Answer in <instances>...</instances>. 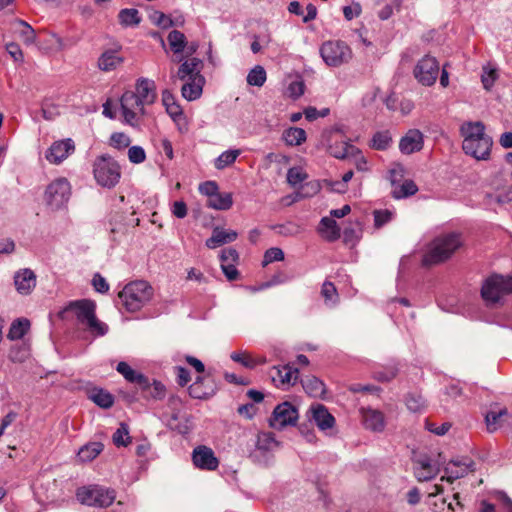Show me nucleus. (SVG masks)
Masks as SVG:
<instances>
[{
    "instance_id": "obj_1",
    "label": "nucleus",
    "mask_w": 512,
    "mask_h": 512,
    "mask_svg": "<svg viewBox=\"0 0 512 512\" xmlns=\"http://www.w3.org/2000/svg\"><path fill=\"white\" fill-rule=\"evenodd\" d=\"M462 137V149L477 160H486L491 154L493 141L486 133V127L481 121L464 122L459 129Z\"/></svg>"
},
{
    "instance_id": "obj_2",
    "label": "nucleus",
    "mask_w": 512,
    "mask_h": 512,
    "mask_svg": "<svg viewBox=\"0 0 512 512\" xmlns=\"http://www.w3.org/2000/svg\"><path fill=\"white\" fill-rule=\"evenodd\" d=\"M462 240L459 234L449 233L434 238L422 257V265L430 267L448 260L460 247Z\"/></svg>"
},
{
    "instance_id": "obj_3",
    "label": "nucleus",
    "mask_w": 512,
    "mask_h": 512,
    "mask_svg": "<svg viewBox=\"0 0 512 512\" xmlns=\"http://www.w3.org/2000/svg\"><path fill=\"white\" fill-rule=\"evenodd\" d=\"M153 296V287L143 280L129 282L118 293L122 307L130 313L140 311L153 299Z\"/></svg>"
},
{
    "instance_id": "obj_4",
    "label": "nucleus",
    "mask_w": 512,
    "mask_h": 512,
    "mask_svg": "<svg viewBox=\"0 0 512 512\" xmlns=\"http://www.w3.org/2000/svg\"><path fill=\"white\" fill-rule=\"evenodd\" d=\"M95 307L91 300H78L71 302L60 316L64 318L65 314L71 313L78 322L85 324L94 336H102L106 333L107 327L96 318Z\"/></svg>"
},
{
    "instance_id": "obj_5",
    "label": "nucleus",
    "mask_w": 512,
    "mask_h": 512,
    "mask_svg": "<svg viewBox=\"0 0 512 512\" xmlns=\"http://www.w3.org/2000/svg\"><path fill=\"white\" fill-rule=\"evenodd\" d=\"M93 175L100 186L112 188L120 181L121 167L111 156H98L93 162Z\"/></svg>"
},
{
    "instance_id": "obj_6",
    "label": "nucleus",
    "mask_w": 512,
    "mask_h": 512,
    "mask_svg": "<svg viewBox=\"0 0 512 512\" xmlns=\"http://www.w3.org/2000/svg\"><path fill=\"white\" fill-rule=\"evenodd\" d=\"M512 293V277L492 275L486 279L481 296L487 304L498 303L504 296Z\"/></svg>"
},
{
    "instance_id": "obj_7",
    "label": "nucleus",
    "mask_w": 512,
    "mask_h": 512,
    "mask_svg": "<svg viewBox=\"0 0 512 512\" xmlns=\"http://www.w3.org/2000/svg\"><path fill=\"white\" fill-rule=\"evenodd\" d=\"M320 54L324 62L331 67H339L352 58L351 48L340 40L324 42L320 48Z\"/></svg>"
},
{
    "instance_id": "obj_8",
    "label": "nucleus",
    "mask_w": 512,
    "mask_h": 512,
    "mask_svg": "<svg viewBox=\"0 0 512 512\" xmlns=\"http://www.w3.org/2000/svg\"><path fill=\"white\" fill-rule=\"evenodd\" d=\"M76 498L84 505L107 507L113 503L115 495L113 491L98 485H89L78 488Z\"/></svg>"
},
{
    "instance_id": "obj_9",
    "label": "nucleus",
    "mask_w": 512,
    "mask_h": 512,
    "mask_svg": "<svg viewBox=\"0 0 512 512\" xmlns=\"http://www.w3.org/2000/svg\"><path fill=\"white\" fill-rule=\"evenodd\" d=\"M71 194V187L65 178L56 179L51 182L44 194V201L52 210L65 206Z\"/></svg>"
},
{
    "instance_id": "obj_10",
    "label": "nucleus",
    "mask_w": 512,
    "mask_h": 512,
    "mask_svg": "<svg viewBox=\"0 0 512 512\" xmlns=\"http://www.w3.org/2000/svg\"><path fill=\"white\" fill-rule=\"evenodd\" d=\"M120 103L124 121L131 126L138 125L145 115V105L134 96L133 91H125L120 98Z\"/></svg>"
},
{
    "instance_id": "obj_11",
    "label": "nucleus",
    "mask_w": 512,
    "mask_h": 512,
    "mask_svg": "<svg viewBox=\"0 0 512 512\" xmlns=\"http://www.w3.org/2000/svg\"><path fill=\"white\" fill-rule=\"evenodd\" d=\"M440 74L439 61L431 56H423L415 65L413 75L423 86H432L435 84Z\"/></svg>"
},
{
    "instance_id": "obj_12",
    "label": "nucleus",
    "mask_w": 512,
    "mask_h": 512,
    "mask_svg": "<svg viewBox=\"0 0 512 512\" xmlns=\"http://www.w3.org/2000/svg\"><path fill=\"white\" fill-rule=\"evenodd\" d=\"M298 420V410L290 402L278 404L270 417V426L282 429L288 425H295Z\"/></svg>"
},
{
    "instance_id": "obj_13",
    "label": "nucleus",
    "mask_w": 512,
    "mask_h": 512,
    "mask_svg": "<svg viewBox=\"0 0 512 512\" xmlns=\"http://www.w3.org/2000/svg\"><path fill=\"white\" fill-rule=\"evenodd\" d=\"M162 104L166 112L180 129H187L188 119L176 96L168 89L162 91Z\"/></svg>"
},
{
    "instance_id": "obj_14",
    "label": "nucleus",
    "mask_w": 512,
    "mask_h": 512,
    "mask_svg": "<svg viewBox=\"0 0 512 512\" xmlns=\"http://www.w3.org/2000/svg\"><path fill=\"white\" fill-rule=\"evenodd\" d=\"M75 151V143L72 139L54 141L47 149L45 158L52 164H60Z\"/></svg>"
},
{
    "instance_id": "obj_15",
    "label": "nucleus",
    "mask_w": 512,
    "mask_h": 512,
    "mask_svg": "<svg viewBox=\"0 0 512 512\" xmlns=\"http://www.w3.org/2000/svg\"><path fill=\"white\" fill-rule=\"evenodd\" d=\"M299 377V370L292 365H280L271 370L273 384L282 389L293 386Z\"/></svg>"
},
{
    "instance_id": "obj_16",
    "label": "nucleus",
    "mask_w": 512,
    "mask_h": 512,
    "mask_svg": "<svg viewBox=\"0 0 512 512\" xmlns=\"http://www.w3.org/2000/svg\"><path fill=\"white\" fill-rule=\"evenodd\" d=\"M192 462L196 468L207 471H214L219 466V459L215 456L214 451L205 445L194 448Z\"/></svg>"
},
{
    "instance_id": "obj_17",
    "label": "nucleus",
    "mask_w": 512,
    "mask_h": 512,
    "mask_svg": "<svg viewBox=\"0 0 512 512\" xmlns=\"http://www.w3.org/2000/svg\"><path fill=\"white\" fill-rule=\"evenodd\" d=\"M327 150L335 158L345 159L351 148L355 146L349 143L347 137L340 131L330 132L326 136Z\"/></svg>"
},
{
    "instance_id": "obj_18",
    "label": "nucleus",
    "mask_w": 512,
    "mask_h": 512,
    "mask_svg": "<svg viewBox=\"0 0 512 512\" xmlns=\"http://www.w3.org/2000/svg\"><path fill=\"white\" fill-rule=\"evenodd\" d=\"M361 423L365 429L373 432H382L386 426L385 414L378 409L361 407L359 409Z\"/></svg>"
},
{
    "instance_id": "obj_19",
    "label": "nucleus",
    "mask_w": 512,
    "mask_h": 512,
    "mask_svg": "<svg viewBox=\"0 0 512 512\" xmlns=\"http://www.w3.org/2000/svg\"><path fill=\"white\" fill-rule=\"evenodd\" d=\"M240 256L236 249H223L220 254L221 269L228 281H236L240 278V272L237 269Z\"/></svg>"
},
{
    "instance_id": "obj_20",
    "label": "nucleus",
    "mask_w": 512,
    "mask_h": 512,
    "mask_svg": "<svg viewBox=\"0 0 512 512\" xmlns=\"http://www.w3.org/2000/svg\"><path fill=\"white\" fill-rule=\"evenodd\" d=\"M309 178L306 170L301 166L291 167L287 172V182L294 188H296L303 196H309V193L302 192L305 186L312 189V193H316L319 189L317 183L307 182Z\"/></svg>"
},
{
    "instance_id": "obj_21",
    "label": "nucleus",
    "mask_w": 512,
    "mask_h": 512,
    "mask_svg": "<svg viewBox=\"0 0 512 512\" xmlns=\"http://www.w3.org/2000/svg\"><path fill=\"white\" fill-rule=\"evenodd\" d=\"M424 135L418 129H409L399 141V150L404 155H411L423 149Z\"/></svg>"
},
{
    "instance_id": "obj_22",
    "label": "nucleus",
    "mask_w": 512,
    "mask_h": 512,
    "mask_svg": "<svg viewBox=\"0 0 512 512\" xmlns=\"http://www.w3.org/2000/svg\"><path fill=\"white\" fill-rule=\"evenodd\" d=\"M216 384L211 376L203 375L196 378L189 387V394L195 399H207L216 392Z\"/></svg>"
},
{
    "instance_id": "obj_23",
    "label": "nucleus",
    "mask_w": 512,
    "mask_h": 512,
    "mask_svg": "<svg viewBox=\"0 0 512 512\" xmlns=\"http://www.w3.org/2000/svg\"><path fill=\"white\" fill-rule=\"evenodd\" d=\"M509 418L507 407L493 404L485 415V425L488 432H495L502 428Z\"/></svg>"
},
{
    "instance_id": "obj_24",
    "label": "nucleus",
    "mask_w": 512,
    "mask_h": 512,
    "mask_svg": "<svg viewBox=\"0 0 512 512\" xmlns=\"http://www.w3.org/2000/svg\"><path fill=\"white\" fill-rule=\"evenodd\" d=\"M134 96L144 105L153 104L157 98L156 84L153 80L139 78L135 83Z\"/></svg>"
},
{
    "instance_id": "obj_25",
    "label": "nucleus",
    "mask_w": 512,
    "mask_h": 512,
    "mask_svg": "<svg viewBox=\"0 0 512 512\" xmlns=\"http://www.w3.org/2000/svg\"><path fill=\"white\" fill-rule=\"evenodd\" d=\"M311 419L316 423L319 429H332L335 425V418L329 410L322 404H313L309 408Z\"/></svg>"
},
{
    "instance_id": "obj_26",
    "label": "nucleus",
    "mask_w": 512,
    "mask_h": 512,
    "mask_svg": "<svg viewBox=\"0 0 512 512\" xmlns=\"http://www.w3.org/2000/svg\"><path fill=\"white\" fill-rule=\"evenodd\" d=\"M238 238V233L235 230H225L220 227L213 229L212 235L205 241V245L209 249H215L224 244L232 243Z\"/></svg>"
},
{
    "instance_id": "obj_27",
    "label": "nucleus",
    "mask_w": 512,
    "mask_h": 512,
    "mask_svg": "<svg viewBox=\"0 0 512 512\" xmlns=\"http://www.w3.org/2000/svg\"><path fill=\"white\" fill-rule=\"evenodd\" d=\"M204 85L205 78L202 75L187 77L181 88L182 96L188 101L196 100L202 95Z\"/></svg>"
},
{
    "instance_id": "obj_28",
    "label": "nucleus",
    "mask_w": 512,
    "mask_h": 512,
    "mask_svg": "<svg viewBox=\"0 0 512 512\" xmlns=\"http://www.w3.org/2000/svg\"><path fill=\"white\" fill-rule=\"evenodd\" d=\"M124 61L121 54V47L117 46L113 49L104 51L98 59V67L102 71H111L119 67Z\"/></svg>"
},
{
    "instance_id": "obj_29",
    "label": "nucleus",
    "mask_w": 512,
    "mask_h": 512,
    "mask_svg": "<svg viewBox=\"0 0 512 512\" xmlns=\"http://www.w3.org/2000/svg\"><path fill=\"white\" fill-rule=\"evenodd\" d=\"M317 231L322 239L328 242H335L341 237V228L337 222L330 217H323L321 219Z\"/></svg>"
},
{
    "instance_id": "obj_30",
    "label": "nucleus",
    "mask_w": 512,
    "mask_h": 512,
    "mask_svg": "<svg viewBox=\"0 0 512 512\" xmlns=\"http://www.w3.org/2000/svg\"><path fill=\"white\" fill-rule=\"evenodd\" d=\"M86 391L88 398L100 408L109 409L115 402L113 394L104 388L92 386L87 388Z\"/></svg>"
},
{
    "instance_id": "obj_31",
    "label": "nucleus",
    "mask_w": 512,
    "mask_h": 512,
    "mask_svg": "<svg viewBox=\"0 0 512 512\" xmlns=\"http://www.w3.org/2000/svg\"><path fill=\"white\" fill-rule=\"evenodd\" d=\"M116 369L128 382L138 384L141 389L146 390L150 386L148 378L134 370L127 362H119Z\"/></svg>"
},
{
    "instance_id": "obj_32",
    "label": "nucleus",
    "mask_w": 512,
    "mask_h": 512,
    "mask_svg": "<svg viewBox=\"0 0 512 512\" xmlns=\"http://www.w3.org/2000/svg\"><path fill=\"white\" fill-rule=\"evenodd\" d=\"M15 286L19 293L29 294L36 286V276L30 269H23L15 275Z\"/></svg>"
},
{
    "instance_id": "obj_33",
    "label": "nucleus",
    "mask_w": 512,
    "mask_h": 512,
    "mask_svg": "<svg viewBox=\"0 0 512 512\" xmlns=\"http://www.w3.org/2000/svg\"><path fill=\"white\" fill-rule=\"evenodd\" d=\"M233 361L241 364L242 366L253 369L259 365L266 363L265 356L256 355L251 352H235L231 355Z\"/></svg>"
},
{
    "instance_id": "obj_34",
    "label": "nucleus",
    "mask_w": 512,
    "mask_h": 512,
    "mask_svg": "<svg viewBox=\"0 0 512 512\" xmlns=\"http://www.w3.org/2000/svg\"><path fill=\"white\" fill-rule=\"evenodd\" d=\"M203 68L202 60L192 57L187 58L179 67L177 75L181 80H186L187 77H194V75H201Z\"/></svg>"
},
{
    "instance_id": "obj_35",
    "label": "nucleus",
    "mask_w": 512,
    "mask_h": 512,
    "mask_svg": "<svg viewBox=\"0 0 512 512\" xmlns=\"http://www.w3.org/2000/svg\"><path fill=\"white\" fill-rule=\"evenodd\" d=\"M345 159H349L358 173H368L371 166L368 158L358 147L351 148Z\"/></svg>"
},
{
    "instance_id": "obj_36",
    "label": "nucleus",
    "mask_w": 512,
    "mask_h": 512,
    "mask_svg": "<svg viewBox=\"0 0 512 512\" xmlns=\"http://www.w3.org/2000/svg\"><path fill=\"white\" fill-rule=\"evenodd\" d=\"M393 142V137L389 130H381L375 132L370 141L369 147L376 151L387 150Z\"/></svg>"
},
{
    "instance_id": "obj_37",
    "label": "nucleus",
    "mask_w": 512,
    "mask_h": 512,
    "mask_svg": "<svg viewBox=\"0 0 512 512\" xmlns=\"http://www.w3.org/2000/svg\"><path fill=\"white\" fill-rule=\"evenodd\" d=\"M418 187L411 179H406L392 186V194L394 198H406L416 194Z\"/></svg>"
},
{
    "instance_id": "obj_38",
    "label": "nucleus",
    "mask_w": 512,
    "mask_h": 512,
    "mask_svg": "<svg viewBox=\"0 0 512 512\" xmlns=\"http://www.w3.org/2000/svg\"><path fill=\"white\" fill-rule=\"evenodd\" d=\"M30 330V321L26 318H18L14 320L10 326L7 337L15 341L22 339Z\"/></svg>"
},
{
    "instance_id": "obj_39",
    "label": "nucleus",
    "mask_w": 512,
    "mask_h": 512,
    "mask_svg": "<svg viewBox=\"0 0 512 512\" xmlns=\"http://www.w3.org/2000/svg\"><path fill=\"white\" fill-rule=\"evenodd\" d=\"M303 387L310 396L315 398H323L326 394L325 384L315 376L307 377Z\"/></svg>"
},
{
    "instance_id": "obj_40",
    "label": "nucleus",
    "mask_w": 512,
    "mask_h": 512,
    "mask_svg": "<svg viewBox=\"0 0 512 512\" xmlns=\"http://www.w3.org/2000/svg\"><path fill=\"white\" fill-rule=\"evenodd\" d=\"M283 140L288 146H299L303 144L306 139V132L299 127H290L283 132Z\"/></svg>"
},
{
    "instance_id": "obj_41",
    "label": "nucleus",
    "mask_w": 512,
    "mask_h": 512,
    "mask_svg": "<svg viewBox=\"0 0 512 512\" xmlns=\"http://www.w3.org/2000/svg\"><path fill=\"white\" fill-rule=\"evenodd\" d=\"M207 204L216 210H228L233 204L232 194L222 193L218 190L212 198L207 200Z\"/></svg>"
},
{
    "instance_id": "obj_42",
    "label": "nucleus",
    "mask_w": 512,
    "mask_h": 512,
    "mask_svg": "<svg viewBox=\"0 0 512 512\" xmlns=\"http://www.w3.org/2000/svg\"><path fill=\"white\" fill-rule=\"evenodd\" d=\"M168 42L174 54L185 51L186 37L182 32L178 30L171 31L168 35Z\"/></svg>"
},
{
    "instance_id": "obj_43",
    "label": "nucleus",
    "mask_w": 512,
    "mask_h": 512,
    "mask_svg": "<svg viewBox=\"0 0 512 512\" xmlns=\"http://www.w3.org/2000/svg\"><path fill=\"white\" fill-rule=\"evenodd\" d=\"M241 154V150L239 149H232L223 152L216 160H215V167L219 170H222L230 165H232L237 157Z\"/></svg>"
},
{
    "instance_id": "obj_44",
    "label": "nucleus",
    "mask_w": 512,
    "mask_h": 512,
    "mask_svg": "<svg viewBox=\"0 0 512 512\" xmlns=\"http://www.w3.org/2000/svg\"><path fill=\"white\" fill-rule=\"evenodd\" d=\"M103 450V445L98 442H93L85 445L79 451V456L83 461H92Z\"/></svg>"
},
{
    "instance_id": "obj_45",
    "label": "nucleus",
    "mask_w": 512,
    "mask_h": 512,
    "mask_svg": "<svg viewBox=\"0 0 512 512\" xmlns=\"http://www.w3.org/2000/svg\"><path fill=\"white\" fill-rule=\"evenodd\" d=\"M305 88L306 86L304 81L302 79H297L288 85L284 95L289 99L297 100L304 94Z\"/></svg>"
},
{
    "instance_id": "obj_46",
    "label": "nucleus",
    "mask_w": 512,
    "mask_h": 512,
    "mask_svg": "<svg viewBox=\"0 0 512 512\" xmlns=\"http://www.w3.org/2000/svg\"><path fill=\"white\" fill-rule=\"evenodd\" d=\"M132 442L129 430L126 424L121 423L113 435V443L117 446H128Z\"/></svg>"
},
{
    "instance_id": "obj_47",
    "label": "nucleus",
    "mask_w": 512,
    "mask_h": 512,
    "mask_svg": "<svg viewBox=\"0 0 512 512\" xmlns=\"http://www.w3.org/2000/svg\"><path fill=\"white\" fill-rule=\"evenodd\" d=\"M405 403L408 409L413 412H419L425 407V400L417 391L408 393L405 399Z\"/></svg>"
},
{
    "instance_id": "obj_48",
    "label": "nucleus",
    "mask_w": 512,
    "mask_h": 512,
    "mask_svg": "<svg viewBox=\"0 0 512 512\" xmlns=\"http://www.w3.org/2000/svg\"><path fill=\"white\" fill-rule=\"evenodd\" d=\"M130 138L123 132H115L111 135L109 145L117 150H124L130 145Z\"/></svg>"
},
{
    "instance_id": "obj_49",
    "label": "nucleus",
    "mask_w": 512,
    "mask_h": 512,
    "mask_svg": "<svg viewBox=\"0 0 512 512\" xmlns=\"http://www.w3.org/2000/svg\"><path fill=\"white\" fill-rule=\"evenodd\" d=\"M266 81V72L263 67H254L247 76V82L253 86H262Z\"/></svg>"
},
{
    "instance_id": "obj_50",
    "label": "nucleus",
    "mask_w": 512,
    "mask_h": 512,
    "mask_svg": "<svg viewBox=\"0 0 512 512\" xmlns=\"http://www.w3.org/2000/svg\"><path fill=\"white\" fill-rule=\"evenodd\" d=\"M285 258L284 252L278 247H272L265 251L262 266L266 267L273 262L283 261Z\"/></svg>"
},
{
    "instance_id": "obj_51",
    "label": "nucleus",
    "mask_w": 512,
    "mask_h": 512,
    "mask_svg": "<svg viewBox=\"0 0 512 512\" xmlns=\"http://www.w3.org/2000/svg\"><path fill=\"white\" fill-rule=\"evenodd\" d=\"M405 167L400 162H394L391 165V168L388 171L389 174V180L391 182V185H395L400 181H403V177L405 175Z\"/></svg>"
},
{
    "instance_id": "obj_52",
    "label": "nucleus",
    "mask_w": 512,
    "mask_h": 512,
    "mask_svg": "<svg viewBox=\"0 0 512 512\" xmlns=\"http://www.w3.org/2000/svg\"><path fill=\"white\" fill-rule=\"evenodd\" d=\"M498 78L497 69L488 65L484 67V73L482 75V83L485 89L489 90Z\"/></svg>"
},
{
    "instance_id": "obj_53",
    "label": "nucleus",
    "mask_w": 512,
    "mask_h": 512,
    "mask_svg": "<svg viewBox=\"0 0 512 512\" xmlns=\"http://www.w3.org/2000/svg\"><path fill=\"white\" fill-rule=\"evenodd\" d=\"M119 18L121 23L126 26L138 24L140 21L136 9H125L121 11Z\"/></svg>"
},
{
    "instance_id": "obj_54",
    "label": "nucleus",
    "mask_w": 512,
    "mask_h": 512,
    "mask_svg": "<svg viewBox=\"0 0 512 512\" xmlns=\"http://www.w3.org/2000/svg\"><path fill=\"white\" fill-rule=\"evenodd\" d=\"M451 426L452 424L450 422H443L442 424L438 425L435 421L431 419H427L426 421V428L436 435L446 434L451 428Z\"/></svg>"
},
{
    "instance_id": "obj_55",
    "label": "nucleus",
    "mask_w": 512,
    "mask_h": 512,
    "mask_svg": "<svg viewBox=\"0 0 512 512\" xmlns=\"http://www.w3.org/2000/svg\"><path fill=\"white\" fill-rule=\"evenodd\" d=\"M418 476L420 480H428L435 476L436 469L429 462H419Z\"/></svg>"
},
{
    "instance_id": "obj_56",
    "label": "nucleus",
    "mask_w": 512,
    "mask_h": 512,
    "mask_svg": "<svg viewBox=\"0 0 512 512\" xmlns=\"http://www.w3.org/2000/svg\"><path fill=\"white\" fill-rule=\"evenodd\" d=\"M321 294L326 301H335L338 298V292L334 283L325 281L322 285Z\"/></svg>"
},
{
    "instance_id": "obj_57",
    "label": "nucleus",
    "mask_w": 512,
    "mask_h": 512,
    "mask_svg": "<svg viewBox=\"0 0 512 512\" xmlns=\"http://www.w3.org/2000/svg\"><path fill=\"white\" fill-rule=\"evenodd\" d=\"M58 105L55 104L53 98H45L42 103L43 115L46 119H51L54 115L58 114Z\"/></svg>"
},
{
    "instance_id": "obj_58",
    "label": "nucleus",
    "mask_w": 512,
    "mask_h": 512,
    "mask_svg": "<svg viewBox=\"0 0 512 512\" xmlns=\"http://www.w3.org/2000/svg\"><path fill=\"white\" fill-rule=\"evenodd\" d=\"M219 190L218 184L215 181H205L199 185V191L202 195L206 196L209 200Z\"/></svg>"
},
{
    "instance_id": "obj_59",
    "label": "nucleus",
    "mask_w": 512,
    "mask_h": 512,
    "mask_svg": "<svg viewBox=\"0 0 512 512\" xmlns=\"http://www.w3.org/2000/svg\"><path fill=\"white\" fill-rule=\"evenodd\" d=\"M330 110L328 108L317 110L314 107H307L304 109L303 114L308 121H314L318 118L326 117L329 114Z\"/></svg>"
},
{
    "instance_id": "obj_60",
    "label": "nucleus",
    "mask_w": 512,
    "mask_h": 512,
    "mask_svg": "<svg viewBox=\"0 0 512 512\" xmlns=\"http://www.w3.org/2000/svg\"><path fill=\"white\" fill-rule=\"evenodd\" d=\"M129 160L133 163H142L146 159V154L143 148L139 146H133L128 150Z\"/></svg>"
},
{
    "instance_id": "obj_61",
    "label": "nucleus",
    "mask_w": 512,
    "mask_h": 512,
    "mask_svg": "<svg viewBox=\"0 0 512 512\" xmlns=\"http://www.w3.org/2000/svg\"><path fill=\"white\" fill-rule=\"evenodd\" d=\"M171 212L176 218L182 219L188 214L187 204L183 200L173 202Z\"/></svg>"
},
{
    "instance_id": "obj_62",
    "label": "nucleus",
    "mask_w": 512,
    "mask_h": 512,
    "mask_svg": "<svg viewBox=\"0 0 512 512\" xmlns=\"http://www.w3.org/2000/svg\"><path fill=\"white\" fill-rule=\"evenodd\" d=\"M373 214L376 228H380L382 225L389 222L392 217V213L388 210H376Z\"/></svg>"
},
{
    "instance_id": "obj_63",
    "label": "nucleus",
    "mask_w": 512,
    "mask_h": 512,
    "mask_svg": "<svg viewBox=\"0 0 512 512\" xmlns=\"http://www.w3.org/2000/svg\"><path fill=\"white\" fill-rule=\"evenodd\" d=\"M275 442L271 433L262 432L258 435L257 447L260 449H269Z\"/></svg>"
},
{
    "instance_id": "obj_64",
    "label": "nucleus",
    "mask_w": 512,
    "mask_h": 512,
    "mask_svg": "<svg viewBox=\"0 0 512 512\" xmlns=\"http://www.w3.org/2000/svg\"><path fill=\"white\" fill-rule=\"evenodd\" d=\"M92 285L94 287V289L97 291V292H100V293H107L108 290H109V285L108 283L106 282V280L100 275V274H95L93 276V279H92Z\"/></svg>"
}]
</instances>
